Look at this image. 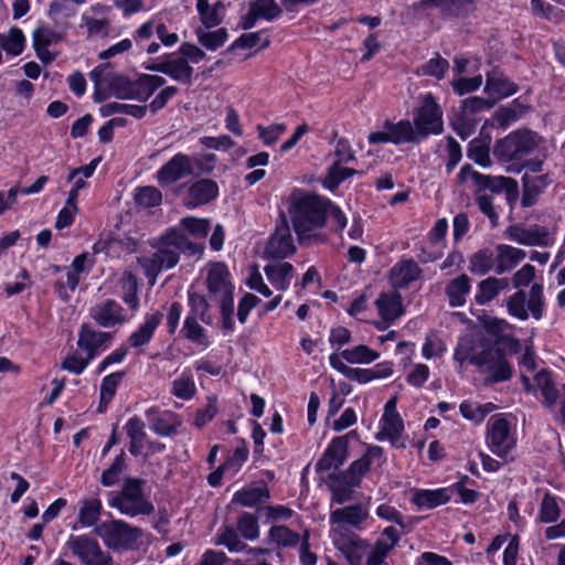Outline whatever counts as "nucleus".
Segmentation results:
<instances>
[{
    "instance_id": "aec40b11",
    "label": "nucleus",
    "mask_w": 565,
    "mask_h": 565,
    "mask_svg": "<svg viewBox=\"0 0 565 565\" xmlns=\"http://www.w3.org/2000/svg\"><path fill=\"white\" fill-rule=\"evenodd\" d=\"M90 317L103 328H114L125 323L124 309L114 299H106L90 309Z\"/></svg>"
},
{
    "instance_id": "ddd939ff",
    "label": "nucleus",
    "mask_w": 565,
    "mask_h": 565,
    "mask_svg": "<svg viewBox=\"0 0 565 565\" xmlns=\"http://www.w3.org/2000/svg\"><path fill=\"white\" fill-rule=\"evenodd\" d=\"M369 518L367 509L362 504H353L337 509L330 514L331 535L354 533L350 530L361 529V524Z\"/></svg>"
},
{
    "instance_id": "a19ab883",
    "label": "nucleus",
    "mask_w": 565,
    "mask_h": 565,
    "mask_svg": "<svg viewBox=\"0 0 565 565\" xmlns=\"http://www.w3.org/2000/svg\"><path fill=\"white\" fill-rule=\"evenodd\" d=\"M125 428L130 439L129 451L131 455L138 456L146 438L145 423L138 416H134L127 422Z\"/></svg>"
},
{
    "instance_id": "5701e85b",
    "label": "nucleus",
    "mask_w": 565,
    "mask_h": 565,
    "mask_svg": "<svg viewBox=\"0 0 565 565\" xmlns=\"http://www.w3.org/2000/svg\"><path fill=\"white\" fill-rule=\"evenodd\" d=\"M111 339V333L93 330L88 324H83L78 333L77 345L81 348L88 360H93L98 350Z\"/></svg>"
},
{
    "instance_id": "473e14b6",
    "label": "nucleus",
    "mask_w": 565,
    "mask_h": 565,
    "mask_svg": "<svg viewBox=\"0 0 565 565\" xmlns=\"http://www.w3.org/2000/svg\"><path fill=\"white\" fill-rule=\"evenodd\" d=\"M384 128L390 132L391 143H418L420 141L409 120H401L396 124L387 120L384 124Z\"/></svg>"
},
{
    "instance_id": "423d86ee",
    "label": "nucleus",
    "mask_w": 565,
    "mask_h": 565,
    "mask_svg": "<svg viewBox=\"0 0 565 565\" xmlns=\"http://www.w3.org/2000/svg\"><path fill=\"white\" fill-rule=\"evenodd\" d=\"M95 533L114 551L132 550L142 536L139 527L121 520L102 522L95 527Z\"/></svg>"
},
{
    "instance_id": "4d7b16f0",
    "label": "nucleus",
    "mask_w": 565,
    "mask_h": 565,
    "mask_svg": "<svg viewBox=\"0 0 565 565\" xmlns=\"http://www.w3.org/2000/svg\"><path fill=\"white\" fill-rule=\"evenodd\" d=\"M356 173L354 169L351 168H342L341 163L334 162L333 166L329 169V172L323 181V185L329 190H334L338 185Z\"/></svg>"
},
{
    "instance_id": "f704fd0d",
    "label": "nucleus",
    "mask_w": 565,
    "mask_h": 565,
    "mask_svg": "<svg viewBox=\"0 0 565 565\" xmlns=\"http://www.w3.org/2000/svg\"><path fill=\"white\" fill-rule=\"evenodd\" d=\"M470 288V278L466 274L451 279L445 289L449 306L454 308L463 306Z\"/></svg>"
},
{
    "instance_id": "72a5a7b5",
    "label": "nucleus",
    "mask_w": 565,
    "mask_h": 565,
    "mask_svg": "<svg viewBox=\"0 0 565 565\" xmlns=\"http://www.w3.org/2000/svg\"><path fill=\"white\" fill-rule=\"evenodd\" d=\"M162 321V313L157 311L151 315H147L145 322L138 328L137 331L131 333L128 339L129 344L132 348H140L150 342L156 329Z\"/></svg>"
},
{
    "instance_id": "49530a36",
    "label": "nucleus",
    "mask_w": 565,
    "mask_h": 565,
    "mask_svg": "<svg viewBox=\"0 0 565 565\" xmlns=\"http://www.w3.org/2000/svg\"><path fill=\"white\" fill-rule=\"evenodd\" d=\"M370 467L369 458L361 457L354 460L345 471L338 473V479L344 481L350 487H358L362 476L370 470Z\"/></svg>"
},
{
    "instance_id": "9d476101",
    "label": "nucleus",
    "mask_w": 565,
    "mask_h": 565,
    "mask_svg": "<svg viewBox=\"0 0 565 565\" xmlns=\"http://www.w3.org/2000/svg\"><path fill=\"white\" fill-rule=\"evenodd\" d=\"M543 287L539 284L531 287L527 302L524 290L516 291L507 301L509 315L519 320H526L529 311L534 319L540 320L543 316Z\"/></svg>"
},
{
    "instance_id": "de8ad7c7",
    "label": "nucleus",
    "mask_w": 565,
    "mask_h": 565,
    "mask_svg": "<svg viewBox=\"0 0 565 565\" xmlns=\"http://www.w3.org/2000/svg\"><path fill=\"white\" fill-rule=\"evenodd\" d=\"M119 286L122 292V300L131 308L136 309L138 307V282L137 278L130 271H125L119 279Z\"/></svg>"
},
{
    "instance_id": "f3484780",
    "label": "nucleus",
    "mask_w": 565,
    "mask_h": 565,
    "mask_svg": "<svg viewBox=\"0 0 565 565\" xmlns=\"http://www.w3.org/2000/svg\"><path fill=\"white\" fill-rule=\"evenodd\" d=\"M505 235L509 239L526 246H548L552 244L550 232L539 225L529 227L512 225L508 227Z\"/></svg>"
},
{
    "instance_id": "6e6d98bb",
    "label": "nucleus",
    "mask_w": 565,
    "mask_h": 565,
    "mask_svg": "<svg viewBox=\"0 0 565 565\" xmlns=\"http://www.w3.org/2000/svg\"><path fill=\"white\" fill-rule=\"evenodd\" d=\"M196 392L191 374L183 373L172 382L171 393L181 399H190Z\"/></svg>"
},
{
    "instance_id": "c85d7f7f",
    "label": "nucleus",
    "mask_w": 565,
    "mask_h": 565,
    "mask_svg": "<svg viewBox=\"0 0 565 565\" xmlns=\"http://www.w3.org/2000/svg\"><path fill=\"white\" fill-rule=\"evenodd\" d=\"M420 268L413 259L399 262L391 269V281L397 288H406L420 276Z\"/></svg>"
},
{
    "instance_id": "c756f323",
    "label": "nucleus",
    "mask_w": 565,
    "mask_h": 565,
    "mask_svg": "<svg viewBox=\"0 0 565 565\" xmlns=\"http://www.w3.org/2000/svg\"><path fill=\"white\" fill-rule=\"evenodd\" d=\"M103 84L110 95L121 99H131L132 82L124 75L107 71L108 65L104 64Z\"/></svg>"
},
{
    "instance_id": "79ce46f5",
    "label": "nucleus",
    "mask_w": 565,
    "mask_h": 565,
    "mask_svg": "<svg viewBox=\"0 0 565 565\" xmlns=\"http://www.w3.org/2000/svg\"><path fill=\"white\" fill-rule=\"evenodd\" d=\"M198 320L196 318L186 316L181 333L184 339L206 348L210 344L209 335Z\"/></svg>"
},
{
    "instance_id": "37998d69",
    "label": "nucleus",
    "mask_w": 565,
    "mask_h": 565,
    "mask_svg": "<svg viewBox=\"0 0 565 565\" xmlns=\"http://www.w3.org/2000/svg\"><path fill=\"white\" fill-rule=\"evenodd\" d=\"M534 382L536 387L541 391L544 397L545 406H554L558 398V391L551 377V374L547 371L542 370L535 375Z\"/></svg>"
},
{
    "instance_id": "774afa93",
    "label": "nucleus",
    "mask_w": 565,
    "mask_h": 565,
    "mask_svg": "<svg viewBox=\"0 0 565 565\" xmlns=\"http://www.w3.org/2000/svg\"><path fill=\"white\" fill-rule=\"evenodd\" d=\"M391 550L385 540H377L375 546L367 552L366 565H381Z\"/></svg>"
},
{
    "instance_id": "412c9836",
    "label": "nucleus",
    "mask_w": 565,
    "mask_h": 565,
    "mask_svg": "<svg viewBox=\"0 0 565 565\" xmlns=\"http://www.w3.org/2000/svg\"><path fill=\"white\" fill-rule=\"evenodd\" d=\"M218 195V185L210 179H200L190 184L186 195L184 196V205L188 207H196L207 204Z\"/></svg>"
},
{
    "instance_id": "7c9ffc66",
    "label": "nucleus",
    "mask_w": 565,
    "mask_h": 565,
    "mask_svg": "<svg viewBox=\"0 0 565 565\" xmlns=\"http://www.w3.org/2000/svg\"><path fill=\"white\" fill-rule=\"evenodd\" d=\"M518 86L500 73L492 72L487 76L484 90L494 100L513 95Z\"/></svg>"
},
{
    "instance_id": "c03bdc74",
    "label": "nucleus",
    "mask_w": 565,
    "mask_h": 565,
    "mask_svg": "<svg viewBox=\"0 0 565 565\" xmlns=\"http://www.w3.org/2000/svg\"><path fill=\"white\" fill-rule=\"evenodd\" d=\"M341 358L351 364H369L380 358L379 352L365 344H359L341 352Z\"/></svg>"
},
{
    "instance_id": "2f4dec72",
    "label": "nucleus",
    "mask_w": 565,
    "mask_h": 565,
    "mask_svg": "<svg viewBox=\"0 0 565 565\" xmlns=\"http://www.w3.org/2000/svg\"><path fill=\"white\" fill-rule=\"evenodd\" d=\"M497 252L498 253L495 257V273L498 275L511 270L526 256L525 250L505 244L498 245Z\"/></svg>"
},
{
    "instance_id": "cd10ccee",
    "label": "nucleus",
    "mask_w": 565,
    "mask_h": 565,
    "mask_svg": "<svg viewBox=\"0 0 565 565\" xmlns=\"http://www.w3.org/2000/svg\"><path fill=\"white\" fill-rule=\"evenodd\" d=\"M264 271L270 284L279 291L287 290L295 277V268L287 262L268 264Z\"/></svg>"
},
{
    "instance_id": "6ab92c4d",
    "label": "nucleus",
    "mask_w": 565,
    "mask_h": 565,
    "mask_svg": "<svg viewBox=\"0 0 565 565\" xmlns=\"http://www.w3.org/2000/svg\"><path fill=\"white\" fill-rule=\"evenodd\" d=\"M476 0H420L414 4L416 10L437 8L445 18H466L475 11Z\"/></svg>"
},
{
    "instance_id": "20e7f679",
    "label": "nucleus",
    "mask_w": 565,
    "mask_h": 565,
    "mask_svg": "<svg viewBox=\"0 0 565 565\" xmlns=\"http://www.w3.org/2000/svg\"><path fill=\"white\" fill-rule=\"evenodd\" d=\"M459 179L461 182L471 179L477 186L476 191H480L481 193L495 194L504 193L505 201L513 209L514 204L519 198V186L518 182L510 177L503 175H487L482 174L472 169L470 164H465L459 172Z\"/></svg>"
},
{
    "instance_id": "a18cd8bd",
    "label": "nucleus",
    "mask_w": 565,
    "mask_h": 565,
    "mask_svg": "<svg viewBox=\"0 0 565 565\" xmlns=\"http://www.w3.org/2000/svg\"><path fill=\"white\" fill-rule=\"evenodd\" d=\"M189 317L200 319L203 323L210 324L212 322V316L210 315V305L205 296L189 290Z\"/></svg>"
},
{
    "instance_id": "680f3d73",
    "label": "nucleus",
    "mask_w": 565,
    "mask_h": 565,
    "mask_svg": "<svg viewBox=\"0 0 565 565\" xmlns=\"http://www.w3.org/2000/svg\"><path fill=\"white\" fill-rule=\"evenodd\" d=\"M237 529L246 540H255L259 535L257 518L250 513H244L239 516Z\"/></svg>"
},
{
    "instance_id": "052dcab7",
    "label": "nucleus",
    "mask_w": 565,
    "mask_h": 565,
    "mask_svg": "<svg viewBox=\"0 0 565 565\" xmlns=\"http://www.w3.org/2000/svg\"><path fill=\"white\" fill-rule=\"evenodd\" d=\"M124 376V372H117L109 374L103 379L100 385V404H108L116 393V388L119 385L121 379Z\"/></svg>"
},
{
    "instance_id": "a878e982",
    "label": "nucleus",
    "mask_w": 565,
    "mask_h": 565,
    "mask_svg": "<svg viewBox=\"0 0 565 565\" xmlns=\"http://www.w3.org/2000/svg\"><path fill=\"white\" fill-rule=\"evenodd\" d=\"M146 416L150 423V428L160 436H171L181 425L178 416L172 412L158 413L157 409L150 408L146 412Z\"/></svg>"
},
{
    "instance_id": "3c124183",
    "label": "nucleus",
    "mask_w": 565,
    "mask_h": 565,
    "mask_svg": "<svg viewBox=\"0 0 565 565\" xmlns=\"http://www.w3.org/2000/svg\"><path fill=\"white\" fill-rule=\"evenodd\" d=\"M449 497L444 489L439 490H422L416 493L414 502L419 507L428 509L436 508L440 504L448 502Z\"/></svg>"
},
{
    "instance_id": "1a4fd4ad",
    "label": "nucleus",
    "mask_w": 565,
    "mask_h": 565,
    "mask_svg": "<svg viewBox=\"0 0 565 565\" xmlns=\"http://www.w3.org/2000/svg\"><path fill=\"white\" fill-rule=\"evenodd\" d=\"M66 546L82 565H114L111 555L89 535H71Z\"/></svg>"
},
{
    "instance_id": "39448f33",
    "label": "nucleus",
    "mask_w": 565,
    "mask_h": 565,
    "mask_svg": "<svg viewBox=\"0 0 565 565\" xmlns=\"http://www.w3.org/2000/svg\"><path fill=\"white\" fill-rule=\"evenodd\" d=\"M539 136L530 130H516L498 140L493 154L502 162L521 160L539 147Z\"/></svg>"
},
{
    "instance_id": "5fc2aeb1",
    "label": "nucleus",
    "mask_w": 565,
    "mask_h": 565,
    "mask_svg": "<svg viewBox=\"0 0 565 565\" xmlns=\"http://www.w3.org/2000/svg\"><path fill=\"white\" fill-rule=\"evenodd\" d=\"M489 145L483 140L473 139L468 146V158L475 161L477 164L487 168L491 166Z\"/></svg>"
},
{
    "instance_id": "603ef678",
    "label": "nucleus",
    "mask_w": 565,
    "mask_h": 565,
    "mask_svg": "<svg viewBox=\"0 0 565 565\" xmlns=\"http://www.w3.org/2000/svg\"><path fill=\"white\" fill-rule=\"evenodd\" d=\"M493 253L489 249H480L470 257L469 269L476 275H486L494 266Z\"/></svg>"
},
{
    "instance_id": "09e8293b",
    "label": "nucleus",
    "mask_w": 565,
    "mask_h": 565,
    "mask_svg": "<svg viewBox=\"0 0 565 565\" xmlns=\"http://www.w3.org/2000/svg\"><path fill=\"white\" fill-rule=\"evenodd\" d=\"M475 201L480 212L489 218L492 227H497L499 225V214L497 210L500 205L495 204L494 196L492 194L476 191Z\"/></svg>"
},
{
    "instance_id": "f8f14e48",
    "label": "nucleus",
    "mask_w": 565,
    "mask_h": 565,
    "mask_svg": "<svg viewBox=\"0 0 565 565\" xmlns=\"http://www.w3.org/2000/svg\"><path fill=\"white\" fill-rule=\"evenodd\" d=\"M487 438L491 451L501 458H505L515 447V439L511 435L510 425L500 415L490 418Z\"/></svg>"
},
{
    "instance_id": "a211bd4d",
    "label": "nucleus",
    "mask_w": 565,
    "mask_h": 565,
    "mask_svg": "<svg viewBox=\"0 0 565 565\" xmlns=\"http://www.w3.org/2000/svg\"><path fill=\"white\" fill-rule=\"evenodd\" d=\"M281 8L276 0H252L248 12L241 18L238 25L243 30L253 29L259 19L273 21L281 14Z\"/></svg>"
},
{
    "instance_id": "4468645a",
    "label": "nucleus",
    "mask_w": 565,
    "mask_h": 565,
    "mask_svg": "<svg viewBox=\"0 0 565 565\" xmlns=\"http://www.w3.org/2000/svg\"><path fill=\"white\" fill-rule=\"evenodd\" d=\"M333 545L344 556L349 565H361L363 557L370 550L366 540L356 533H340L331 535Z\"/></svg>"
},
{
    "instance_id": "ea45409f",
    "label": "nucleus",
    "mask_w": 565,
    "mask_h": 565,
    "mask_svg": "<svg viewBox=\"0 0 565 565\" xmlns=\"http://www.w3.org/2000/svg\"><path fill=\"white\" fill-rule=\"evenodd\" d=\"M403 430L404 424L399 414H383L382 434H384L396 448L405 447V444L401 441Z\"/></svg>"
},
{
    "instance_id": "bf43d9fd",
    "label": "nucleus",
    "mask_w": 565,
    "mask_h": 565,
    "mask_svg": "<svg viewBox=\"0 0 565 565\" xmlns=\"http://www.w3.org/2000/svg\"><path fill=\"white\" fill-rule=\"evenodd\" d=\"M561 509L554 497L546 493L542 500L540 509V520L543 523H552L559 516Z\"/></svg>"
},
{
    "instance_id": "4c0bfd02",
    "label": "nucleus",
    "mask_w": 565,
    "mask_h": 565,
    "mask_svg": "<svg viewBox=\"0 0 565 565\" xmlns=\"http://www.w3.org/2000/svg\"><path fill=\"white\" fill-rule=\"evenodd\" d=\"M509 287L508 278L488 277L479 282L476 302L484 305L494 299L502 290Z\"/></svg>"
},
{
    "instance_id": "8fccbe9b",
    "label": "nucleus",
    "mask_w": 565,
    "mask_h": 565,
    "mask_svg": "<svg viewBox=\"0 0 565 565\" xmlns=\"http://www.w3.org/2000/svg\"><path fill=\"white\" fill-rule=\"evenodd\" d=\"M268 540L278 546L294 547L299 543L300 536L285 525H277L269 530Z\"/></svg>"
},
{
    "instance_id": "58836bf2",
    "label": "nucleus",
    "mask_w": 565,
    "mask_h": 565,
    "mask_svg": "<svg viewBox=\"0 0 565 565\" xmlns=\"http://www.w3.org/2000/svg\"><path fill=\"white\" fill-rule=\"evenodd\" d=\"M267 499H269V490L264 482H260L257 486L236 491L233 497V502L252 508Z\"/></svg>"
},
{
    "instance_id": "338daca9",
    "label": "nucleus",
    "mask_w": 565,
    "mask_h": 565,
    "mask_svg": "<svg viewBox=\"0 0 565 565\" xmlns=\"http://www.w3.org/2000/svg\"><path fill=\"white\" fill-rule=\"evenodd\" d=\"M82 20L87 28L88 35H107L109 21L106 18H95L84 13Z\"/></svg>"
},
{
    "instance_id": "e2e57ef3",
    "label": "nucleus",
    "mask_w": 565,
    "mask_h": 565,
    "mask_svg": "<svg viewBox=\"0 0 565 565\" xmlns=\"http://www.w3.org/2000/svg\"><path fill=\"white\" fill-rule=\"evenodd\" d=\"M220 301V313L222 317V327L226 331H232L234 328L233 313L234 300L233 295L217 298Z\"/></svg>"
},
{
    "instance_id": "864d4df0",
    "label": "nucleus",
    "mask_w": 565,
    "mask_h": 565,
    "mask_svg": "<svg viewBox=\"0 0 565 565\" xmlns=\"http://www.w3.org/2000/svg\"><path fill=\"white\" fill-rule=\"evenodd\" d=\"M102 502L98 499H86L83 501L78 512V521L84 526H93L99 519Z\"/></svg>"
},
{
    "instance_id": "f257e3e1",
    "label": "nucleus",
    "mask_w": 565,
    "mask_h": 565,
    "mask_svg": "<svg viewBox=\"0 0 565 565\" xmlns=\"http://www.w3.org/2000/svg\"><path fill=\"white\" fill-rule=\"evenodd\" d=\"M209 230V220L188 216L183 217L178 226L161 235L157 252L138 258V264L143 269L149 284L154 285L158 275L163 269L174 267L179 263L181 253L190 256L201 254L202 245L191 241L189 236L204 238Z\"/></svg>"
},
{
    "instance_id": "c9c22d12",
    "label": "nucleus",
    "mask_w": 565,
    "mask_h": 565,
    "mask_svg": "<svg viewBox=\"0 0 565 565\" xmlns=\"http://www.w3.org/2000/svg\"><path fill=\"white\" fill-rule=\"evenodd\" d=\"M196 10L206 29L217 26L224 17L225 6L221 1L210 4L209 0H196Z\"/></svg>"
},
{
    "instance_id": "7ed1b4c3",
    "label": "nucleus",
    "mask_w": 565,
    "mask_h": 565,
    "mask_svg": "<svg viewBox=\"0 0 565 565\" xmlns=\"http://www.w3.org/2000/svg\"><path fill=\"white\" fill-rule=\"evenodd\" d=\"M142 486V480L127 478L121 491L109 494L108 504L131 518L150 515L154 511V507L145 498Z\"/></svg>"
},
{
    "instance_id": "2eb2a0df",
    "label": "nucleus",
    "mask_w": 565,
    "mask_h": 565,
    "mask_svg": "<svg viewBox=\"0 0 565 565\" xmlns=\"http://www.w3.org/2000/svg\"><path fill=\"white\" fill-rule=\"evenodd\" d=\"M192 174V158L184 153H177L158 170L157 181L161 186H169Z\"/></svg>"
},
{
    "instance_id": "69168bd1",
    "label": "nucleus",
    "mask_w": 565,
    "mask_h": 565,
    "mask_svg": "<svg viewBox=\"0 0 565 565\" xmlns=\"http://www.w3.org/2000/svg\"><path fill=\"white\" fill-rule=\"evenodd\" d=\"M330 479L332 481V500L338 504H342L343 502L350 500L353 487H350L344 481L339 480L338 475H331Z\"/></svg>"
},
{
    "instance_id": "13d9d810",
    "label": "nucleus",
    "mask_w": 565,
    "mask_h": 565,
    "mask_svg": "<svg viewBox=\"0 0 565 565\" xmlns=\"http://www.w3.org/2000/svg\"><path fill=\"white\" fill-rule=\"evenodd\" d=\"M125 469L124 454L118 455L111 466L102 473L100 482L104 487H111L119 481Z\"/></svg>"
},
{
    "instance_id": "393cba45",
    "label": "nucleus",
    "mask_w": 565,
    "mask_h": 565,
    "mask_svg": "<svg viewBox=\"0 0 565 565\" xmlns=\"http://www.w3.org/2000/svg\"><path fill=\"white\" fill-rule=\"evenodd\" d=\"M523 181V194L521 204L524 207L534 205L537 198L551 183L548 173L534 175L525 173L522 178Z\"/></svg>"
},
{
    "instance_id": "b1692460",
    "label": "nucleus",
    "mask_w": 565,
    "mask_h": 565,
    "mask_svg": "<svg viewBox=\"0 0 565 565\" xmlns=\"http://www.w3.org/2000/svg\"><path fill=\"white\" fill-rule=\"evenodd\" d=\"M348 444L343 437L334 438L322 457L317 462L319 471H328L332 468L337 469L343 465L347 457Z\"/></svg>"
},
{
    "instance_id": "4be33fe9",
    "label": "nucleus",
    "mask_w": 565,
    "mask_h": 565,
    "mask_svg": "<svg viewBox=\"0 0 565 565\" xmlns=\"http://www.w3.org/2000/svg\"><path fill=\"white\" fill-rule=\"evenodd\" d=\"M206 286L210 294L215 298L233 295L234 287L230 281V273L225 264L213 263L210 265Z\"/></svg>"
},
{
    "instance_id": "e433bc0d",
    "label": "nucleus",
    "mask_w": 565,
    "mask_h": 565,
    "mask_svg": "<svg viewBox=\"0 0 565 565\" xmlns=\"http://www.w3.org/2000/svg\"><path fill=\"white\" fill-rule=\"evenodd\" d=\"M166 79L158 75H141L137 81L132 82L131 99L146 102L157 88L163 86Z\"/></svg>"
},
{
    "instance_id": "f03ea898",
    "label": "nucleus",
    "mask_w": 565,
    "mask_h": 565,
    "mask_svg": "<svg viewBox=\"0 0 565 565\" xmlns=\"http://www.w3.org/2000/svg\"><path fill=\"white\" fill-rule=\"evenodd\" d=\"M330 210V201L317 194L301 190L292 192L288 213L294 230L302 245H313L326 242L321 230Z\"/></svg>"
},
{
    "instance_id": "0e129e2a",
    "label": "nucleus",
    "mask_w": 565,
    "mask_h": 565,
    "mask_svg": "<svg viewBox=\"0 0 565 565\" xmlns=\"http://www.w3.org/2000/svg\"><path fill=\"white\" fill-rule=\"evenodd\" d=\"M495 100L492 98L470 97L462 100V113L465 115H475L481 110L490 109L494 106Z\"/></svg>"
},
{
    "instance_id": "6e6552de",
    "label": "nucleus",
    "mask_w": 565,
    "mask_h": 565,
    "mask_svg": "<svg viewBox=\"0 0 565 565\" xmlns=\"http://www.w3.org/2000/svg\"><path fill=\"white\" fill-rule=\"evenodd\" d=\"M471 364L486 374V383L492 384L511 379L512 370L501 349L489 348L469 359Z\"/></svg>"
},
{
    "instance_id": "dca6fc26",
    "label": "nucleus",
    "mask_w": 565,
    "mask_h": 565,
    "mask_svg": "<svg viewBox=\"0 0 565 565\" xmlns=\"http://www.w3.org/2000/svg\"><path fill=\"white\" fill-rule=\"evenodd\" d=\"M295 252L296 246L290 227L284 216L281 224L276 227L274 234L270 236L265 253L270 258L284 259Z\"/></svg>"
},
{
    "instance_id": "0eeeda50",
    "label": "nucleus",
    "mask_w": 565,
    "mask_h": 565,
    "mask_svg": "<svg viewBox=\"0 0 565 565\" xmlns=\"http://www.w3.org/2000/svg\"><path fill=\"white\" fill-rule=\"evenodd\" d=\"M204 55V52L198 46L184 43L180 46L178 53L163 54V58H166V67L162 68L163 74L177 82L190 85L192 83L193 68L189 63H198Z\"/></svg>"
},
{
    "instance_id": "9b49d317",
    "label": "nucleus",
    "mask_w": 565,
    "mask_h": 565,
    "mask_svg": "<svg viewBox=\"0 0 565 565\" xmlns=\"http://www.w3.org/2000/svg\"><path fill=\"white\" fill-rule=\"evenodd\" d=\"M441 110L434 97L428 94L417 115L414 118V128L420 140L429 135H437L443 131Z\"/></svg>"
},
{
    "instance_id": "bb28decb",
    "label": "nucleus",
    "mask_w": 565,
    "mask_h": 565,
    "mask_svg": "<svg viewBox=\"0 0 565 565\" xmlns=\"http://www.w3.org/2000/svg\"><path fill=\"white\" fill-rule=\"evenodd\" d=\"M375 306L386 323L395 321L404 313L402 296L398 292L381 294Z\"/></svg>"
}]
</instances>
